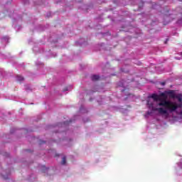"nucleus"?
<instances>
[{
	"mask_svg": "<svg viewBox=\"0 0 182 182\" xmlns=\"http://www.w3.org/2000/svg\"><path fill=\"white\" fill-rule=\"evenodd\" d=\"M151 97L154 100V102H160L158 104V106H162L166 108L167 110H169V112H171V113H173V112H176V109H181L182 107V102H179V104H177L176 102L166 100V99H167V96L164 92L161 93L159 95L157 94H152L151 95Z\"/></svg>",
	"mask_w": 182,
	"mask_h": 182,
	"instance_id": "1",
	"label": "nucleus"
},
{
	"mask_svg": "<svg viewBox=\"0 0 182 182\" xmlns=\"http://www.w3.org/2000/svg\"><path fill=\"white\" fill-rule=\"evenodd\" d=\"M147 105L149 106V109H151L152 112H159L160 114H167V110L164 108H156L154 107V104H153V102H150V101H147Z\"/></svg>",
	"mask_w": 182,
	"mask_h": 182,
	"instance_id": "2",
	"label": "nucleus"
},
{
	"mask_svg": "<svg viewBox=\"0 0 182 182\" xmlns=\"http://www.w3.org/2000/svg\"><path fill=\"white\" fill-rule=\"evenodd\" d=\"M166 95L169 96L171 99H176V93L174 92V90H169L166 92Z\"/></svg>",
	"mask_w": 182,
	"mask_h": 182,
	"instance_id": "3",
	"label": "nucleus"
},
{
	"mask_svg": "<svg viewBox=\"0 0 182 182\" xmlns=\"http://www.w3.org/2000/svg\"><path fill=\"white\" fill-rule=\"evenodd\" d=\"M16 80L17 82H19L21 83V82H23L25 80V78L22 77V75H17Z\"/></svg>",
	"mask_w": 182,
	"mask_h": 182,
	"instance_id": "4",
	"label": "nucleus"
},
{
	"mask_svg": "<svg viewBox=\"0 0 182 182\" xmlns=\"http://www.w3.org/2000/svg\"><path fill=\"white\" fill-rule=\"evenodd\" d=\"M91 79L95 82L96 80H99V79H100V77H99V75H94L91 77Z\"/></svg>",
	"mask_w": 182,
	"mask_h": 182,
	"instance_id": "5",
	"label": "nucleus"
},
{
	"mask_svg": "<svg viewBox=\"0 0 182 182\" xmlns=\"http://www.w3.org/2000/svg\"><path fill=\"white\" fill-rule=\"evenodd\" d=\"M61 164H63V166H65V164H66V156L63 157Z\"/></svg>",
	"mask_w": 182,
	"mask_h": 182,
	"instance_id": "6",
	"label": "nucleus"
},
{
	"mask_svg": "<svg viewBox=\"0 0 182 182\" xmlns=\"http://www.w3.org/2000/svg\"><path fill=\"white\" fill-rule=\"evenodd\" d=\"M175 99H178V102H179V103H182V97H180V95L176 96Z\"/></svg>",
	"mask_w": 182,
	"mask_h": 182,
	"instance_id": "7",
	"label": "nucleus"
},
{
	"mask_svg": "<svg viewBox=\"0 0 182 182\" xmlns=\"http://www.w3.org/2000/svg\"><path fill=\"white\" fill-rule=\"evenodd\" d=\"M161 85L162 86H164V85H166V82H161Z\"/></svg>",
	"mask_w": 182,
	"mask_h": 182,
	"instance_id": "8",
	"label": "nucleus"
},
{
	"mask_svg": "<svg viewBox=\"0 0 182 182\" xmlns=\"http://www.w3.org/2000/svg\"><path fill=\"white\" fill-rule=\"evenodd\" d=\"M68 90V87H65L64 90H63V92H67Z\"/></svg>",
	"mask_w": 182,
	"mask_h": 182,
	"instance_id": "9",
	"label": "nucleus"
},
{
	"mask_svg": "<svg viewBox=\"0 0 182 182\" xmlns=\"http://www.w3.org/2000/svg\"><path fill=\"white\" fill-rule=\"evenodd\" d=\"M181 119H182V110L180 112Z\"/></svg>",
	"mask_w": 182,
	"mask_h": 182,
	"instance_id": "10",
	"label": "nucleus"
},
{
	"mask_svg": "<svg viewBox=\"0 0 182 182\" xmlns=\"http://www.w3.org/2000/svg\"><path fill=\"white\" fill-rule=\"evenodd\" d=\"M147 114H151V112H147Z\"/></svg>",
	"mask_w": 182,
	"mask_h": 182,
	"instance_id": "11",
	"label": "nucleus"
},
{
	"mask_svg": "<svg viewBox=\"0 0 182 182\" xmlns=\"http://www.w3.org/2000/svg\"><path fill=\"white\" fill-rule=\"evenodd\" d=\"M43 143H45V141H43L41 143V144H42Z\"/></svg>",
	"mask_w": 182,
	"mask_h": 182,
	"instance_id": "12",
	"label": "nucleus"
},
{
	"mask_svg": "<svg viewBox=\"0 0 182 182\" xmlns=\"http://www.w3.org/2000/svg\"><path fill=\"white\" fill-rule=\"evenodd\" d=\"M167 41H168V39H166V41L165 42V43H167Z\"/></svg>",
	"mask_w": 182,
	"mask_h": 182,
	"instance_id": "13",
	"label": "nucleus"
},
{
	"mask_svg": "<svg viewBox=\"0 0 182 182\" xmlns=\"http://www.w3.org/2000/svg\"><path fill=\"white\" fill-rule=\"evenodd\" d=\"M69 123H72V120H70V121H69Z\"/></svg>",
	"mask_w": 182,
	"mask_h": 182,
	"instance_id": "14",
	"label": "nucleus"
},
{
	"mask_svg": "<svg viewBox=\"0 0 182 182\" xmlns=\"http://www.w3.org/2000/svg\"><path fill=\"white\" fill-rule=\"evenodd\" d=\"M43 173H46V171H43Z\"/></svg>",
	"mask_w": 182,
	"mask_h": 182,
	"instance_id": "15",
	"label": "nucleus"
},
{
	"mask_svg": "<svg viewBox=\"0 0 182 182\" xmlns=\"http://www.w3.org/2000/svg\"><path fill=\"white\" fill-rule=\"evenodd\" d=\"M43 168H45V166H43Z\"/></svg>",
	"mask_w": 182,
	"mask_h": 182,
	"instance_id": "16",
	"label": "nucleus"
}]
</instances>
